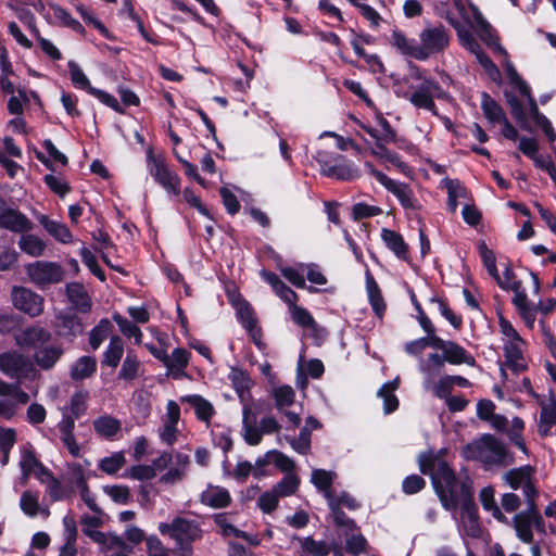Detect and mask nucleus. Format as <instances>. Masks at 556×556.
Wrapping results in <instances>:
<instances>
[{
    "label": "nucleus",
    "instance_id": "1",
    "mask_svg": "<svg viewBox=\"0 0 556 556\" xmlns=\"http://www.w3.org/2000/svg\"><path fill=\"white\" fill-rule=\"evenodd\" d=\"M420 471L430 475L432 485L443 507L455 510L460 506L459 518L454 515L459 530L466 535H480L477 508L471 500V481L469 478H456L448 465L433 453L419 456Z\"/></svg>",
    "mask_w": 556,
    "mask_h": 556
},
{
    "label": "nucleus",
    "instance_id": "2",
    "mask_svg": "<svg viewBox=\"0 0 556 556\" xmlns=\"http://www.w3.org/2000/svg\"><path fill=\"white\" fill-rule=\"evenodd\" d=\"M504 71L507 75L509 84L516 88L522 97L527 99V108L522 109L515 97L507 96L508 103L511 108V113L515 118L520 123L523 129H530L527 124V118L531 117L538 126L542 128L545 136L551 142L556 140V132L548 121V118L539 112L535 100L531 97L530 87L519 76L513 63L506 58L503 63Z\"/></svg>",
    "mask_w": 556,
    "mask_h": 556
},
{
    "label": "nucleus",
    "instance_id": "3",
    "mask_svg": "<svg viewBox=\"0 0 556 556\" xmlns=\"http://www.w3.org/2000/svg\"><path fill=\"white\" fill-rule=\"evenodd\" d=\"M500 330L503 336V350L505 356L504 367L501 368L502 376L506 375L505 367L515 374H520L528 368V358L525 354L526 342L513 327V325L500 318Z\"/></svg>",
    "mask_w": 556,
    "mask_h": 556
},
{
    "label": "nucleus",
    "instance_id": "4",
    "mask_svg": "<svg viewBox=\"0 0 556 556\" xmlns=\"http://www.w3.org/2000/svg\"><path fill=\"white\" fill-rule=\"evenodd\" d=\"M463 455L467 459H478L486 465H508L513 460L505 446L492 435H484L467 444L463 448Z\"/></svg>",
    "mask_w": 556,
    "mask_h": 556
},
{
    "label": "nucleus",
    "instance_id": "5",
    "mask_svg": "<svg viewBox=\"0 0 556 556\" xmlns=\"http://www.w3.org/2000/svg\"><path fill=\"white\" fill-rule=\"evenodd\" d=\"M418 61L443 53L450 45V33L443 25L427 24L418 35Z\"/></svg>",
    "mask_w": 556,
    "mask_h": 556
},
{
    "label": "nucleus",
    "instance_id": "6",
    "mask_svg": "<svg viewBox=\"0 0 556 556\" xmlns=\"http://www.w3.org/2000/svg\"><path fill=\"white\" fill-rule=\"evenodd\" d=\"M365 169L374 176L389 192L395 195L404 210L416 212L421 208L408 185L389 178L386 174L375 168L370 162H365Z\"/></svg>",
    "mask_w": 556,
    "mask_h": 556
},
{
    "label": "nucleus",
    "instance_id": "7",
    "mask_svg": "<svg viewBox=\"0 0 556 556\" xmlns=\"http://www.w3.org/2000/svg\"><path fill=\"white\" fill-rule=\"evenodd\" d=\"M454 3L459 14L478 34L481 40H483L488 46L494 47L496 50L506 55V51L500 45H497L496 38L492 33L491 26L483 18L482 14L479 12L477 7L470 3L466 9V7L460 2V0H454Z\"/></svg>",
    "mask_w": 556,
    "mask_h": 556
},
{
    "label": "nucleus",
    "instance_id": "8",
    "mask_svg": "<svg viewBox=\"0 0 556 556\" xmlns=\"http://www.w3.org/2000/svg\"><path fill=\"white\" fill-rule=\"evenodd\" d=\"M26 271L30 281L41 289L61 282L65 275L63 267L59 263L48 261L30 263L26 267Z\"/></svg>",
    "mask_w": 556,
    "mask_h": 556
},
{
    "label": "nucleus",
    "instance_id": "9",
    "mask_svg": "<svg viewBox=\"0 0 556 556\" xmlns=\"http://www.w3.org/2000/svg\"><path fill=\"white\" fill-rule=\"evenodd\" d=\"M147 167L150 175L157 181L167 192L177 195L179 193L180 179L169 169L165 161L155 156L150 150L147 154Z\"/></svg>",
    "mask_w": 556,
    "mask_h": 556
},
{
    "label": "nucleus",
    "instance_id": "10",
    "mask_svg": "<svg viewBox=\"0 0 556 556\" xmlns=\"http://www.w3.org/2000/svg\"><path fill=\"white\" fill-rule=\"evenodd\" d=\"M0 371L10 378L23 379L35 372L30 358L20 352L0 354Z\"/></svg>",
    "mask_w": 556,
    "mask_h": 556
},
{
    "label": "nucleus",
    "instance_id": "11",
    "mask_svg": "<svg viewBox=\"0 0 556 556\" xmlns=\"http://www.w3.org/2000/svg\"><path fill=\"white\" fill-rule=\"evenodd\" d=\"M316 160L320 164V170L324 176L338 180H353L359 177L357 166L342 155H337L331 162H328L323 160L321 154H318Z\"/></svg>",
    "mask_w": 556,
    "mask_h": 556
},
{
    "label": "nucleus",
    "instance_id": "12",
    "mask_svg": "<svg viewBox=\"0 0 556 556\" xmlns=\"http://www.w3.org/2000/svg\"><path fill=\"white\" fill-rule=\"evenodd\" d=\"M180 421V407L178 403L170 400L166 404V412L162 416L159 437L161 441L167 445H173L178 441L180 430L178 424Z\"/></svg>",
    "mask_w": 556,
    "mask_h": 556
},
{
    "label": "nucleus",
    "instance_id": "13",
    "mask_svg": "<svg viewBox=\"0 0 556 556\" xmlns=\"http://www.w3.org/2000/svg\"><path fill=\"white\" fill-rule=\"evenodd\" d=\"M443 96L440 86L430 79H425L422 85L412 93H404V97L417 109H424L438 115L435 111L434 97Z\"/></svg>",
    "mask_w": 556,
    "mask_h": 556
},
{
    "label": "nucleus",
    "instance_id": "14",
    "mask_svg": "<svg viewBox=\"0 0 556 556\" xmlns=\"http://www.w3.org/2000/svg\"><path fill=\"white\" fill-rule=\"evenodd\" d=\"M12 301L17 309L33 317L39 316L43 311V298L23 287L13 289Z\"/></svg>",
    "mask_w": 556,
    "mask_h": 556
},
{
    "label": "nucleus",
    "instance_id": "15",
    "mask_svg": "<svg viewBox=\"0 0 556 556\" xmlns=\"http://www.w3.org/2000/svg\"><path fill=\"white\" fill-rule=\"evenodd\" d=\"M51 332L41 326H30L17 331L14 336L16 345L24 349H34L51 341Z\"/></svg>",
    "mask_w": 556,
    "mask_h": 556
},
{
    "label": "nucleus",
    "instance_id": "16",
    "mask_svg": "<svg viewBox=\"0 0 556 556\" xmlns=\"http://www.w3.org/2000/svg\"><path fill=\"white\" fill-rule=\"evenodd\" d=\"M159 530L180 543L193 541L199 533L198 527L184 518H176L172 523H160Z\"/></svg>",
    "mask_w": 556,
    "mask_h": 556
},
{
    "label": "nucleus",
    "instance_id": "17",
    "mask_svg": "<svg viewBox=\"0 0 556 556\" xmlns=\"http://www.w3.org/2000/svg\"><path fill=\"white\" fill-rule=\"evenodd\" d=\"M65 350L62 344L46 343L34 351L33 361L37 367L41 370H51L53 369L59 361L63 357Z\"/></svg>",
    "mask_w": 556,
    "mask_h": 556
},
{
    "label": "nucleus",
    "instance_id": "18",
    "mask_svg": "<svg viewBox=\"0 0 556 556\" xmlns=\"http://www.w3.org/2000/svg\"><path fill=\"white\" fill-rule=\"evenodd\" d=\"M231 304L236 308L238 318L242 326L250 332L255 344L261 348L262 343L258 339L260 330L256 327V319L251 305L239 295L231 298Z\"/></svg>",
    "mask_w": 556,
    "mask_h": 556
},
{
    "label": "nucleus",
    "instance_id": "19",
    "mask_svg": "<svg viewBox=\"0 0 556 556\" xmlns=\"http://www.w3.org/2000/svg\"><path fill=\"white\" fill-rule=\"evenodd\" d=\"M20 468L22 471L21 483L26 484L30 475H34L40 482H46L49 470H47L35 457L29 447L22 450Z\"/></svg>",
    "mask_w": 556,
    "mask_h": 556
},
{
    "label": "nucleus",
    "instance_id": "20",
    "mask_svg": "<svg viewBox=\"0 0 556 556\" xmlns=\"http://www.w3.org/2000/svg\"><path fill=\"white\" fill-rule=\"evenodd\" d=\"M33 223L20 211L1 206L0 227L13 232H27L33 229Z\"/></svg>",
    "mask_w": 556,
    "mask_h": 556
},
{
    "label": "nucleus",
    "instance_id": "21",
    "mask_svg": "<svg viewBox=\"0 0 556 556\" xmlns=\"http://www.w3.org/2000/svg\"><path fill=\"white\" fill-rule=\"evenodd\" d=\"M389 43L400 54L417 60V54H419L418 42L408 38L402 30L394 28L390 35Z\"/></svg>",
    "mask_w": 556,
    "mask_h": 556
},
{
    "label": "nucleus",
    "instance_id": "22",
    "mask_svg": "<svg viewBox=\"0 0 556 556\" xmlns=\"http://www.w3.org/2000/svg\"><path fill=\"white\" fill-rule=\"evenodd\" d=\"M538 518V513L532 507L528 511L517 514L514 517L513 521L517 536L522 542L529 543L532 541V523Z\"/></svg>",
    "mask_w": 556,
    "mask_h": 556
},
{
    "label": "nucleus",
    "instance_id": "23",
    "mask_svg": "<svg viewBox=\"0 0 556 556\" xmlns=\"http://www.w3.org/2000/svg\"><path fill=\"white\" fill-rule=\"evenodd\" d=\"M7 396L9 397L0 400V415L5 419L12 418L18 408L29 401V395L21 390V388H15Z\"/></svg>",
    "mask_w": 556,
    "mask_h": 556
},
{
    "label": "nucleus",
    "instance_id": "24",
    "mask_svg": "<svg viewBox=\"0 0 556 556\" xmlns=\"http://www.w3.org/2000/svg\"><path fill=\"white\" fill-rule=\"evenodd\" d=\"M180 402L189 404L193 408L197 418L206 424L210 422L211 418L215 414L212 403L201 395H184L180 397Z\"/></svg>",
    "mask_w": 556,
    "mask_h": 556
},
{
    "label": "nucleus",
    "instance_id": "25",
    "mask_svg": "<svg viewBox=\"0 0 556 556\" xmlns=\"http://www.w3.org/2000/svg\"><path fill=\"white\" fill-rule=\"evenodd\" d=\"M266 464H274L277 468L287 473H292L291 471L294 468V463L290 457L278 451H269L268 453H266L264 458H260L256 460V468L254 470V475L261 476L262 471L260 470V468L265 466Z\"/></svg>",
    "mask_w": 556,
    "mask_h": 556
},
{
    "label": "nucleus",
    "instance_id": "26",
    "mask_svg": "<svg viewBox=\"0 0 556 556\" xmlns=\"http://www.w3.org/2000/svg\"><path fill=\"white\" fill-rule=\"evenodd\" d=\"M20 508L28 517L35 518L39 515L49 516V509L43 507L39 502V494L30 490L22 493L20 498Z\"/></svg>",
    "mask_w": 556,
    "mask_h": 556
},
{
    "label": "nucleus",
    "instance_id": "27",
    "mask_svg": "<svg viewBox=\"0 0 556 556\" xmlns=\"http://www.w3.org/2000/svg\"><path fill=\"white\" fill-rule=\"evenodd\" d=\"M262 278L270 285L274 292L279 296L286 304H292L298 301V294L290 289L277 275L262 270Z\"/></svg>",
    "mask_w": 556,
    "mask_h": 556
},
{
    "label": "nucleus",
    "instance_id": "28",
    "mask_svg": "<svg viewBox=\"0 0 556 556\" xmlns=\"http://www.w3.org/2000/svg\"><path fill=\"white\" fill-rule=\"evenodd\" d=\"M38 222L46 229V231L59 242L71 243L73 241V235L65 224L59 220L50 219L46 215H39Z\"/></svg>",
    "mask_w": 556,
    "mask_h": 556
},
{
    "label": "nucleus",
    "instance_id": "29",
    "mask_svg": "<svg viewBox=\"0 0 556 556\" xmlns=\"http://www.w3.org/2000/svg\"><path fill=\"white\" fill-rule=\"evenodd\" d=\"M66 295L77 311L87 313L91 309V300L80 283L71 282L66 285Z\"/></svg>",
    "mask_w": 556,
    "mask_h": 556
},
{
    "label": "nucleus",
    "instance_id": "30",
    "mask_svg": "<svg viewBox=\"0 0 556 556\" xmlns=\"http://www.w3.org/2000/svg\"><path fill=\"white\" fill-rule=\"evenodd\" d=\"M381 239L397 258L408 261V245L399 232L383 228Z\"/></svg>",
    "mask_w": 556,
    "mask_h": 556
},
{
    "label": "nucleus",
    "instance_id": "31",
    "mask_svg": "<svg viewBox=\"0 0 556 556\" xmlns=\"http://www.w3.org/2000/svg\"><path fill=\"white\" fill-rule=\"evenodd\" d=\"M190 354L185 349H175L170 355L164 354L162 362L172 372L174 378H179L189 363Z\"/></svg>",
    "mask_w": 556,
    "mask_h": 556
},
{
    "label": "nucleus",
    "instance_id": "32",
    "mask_svg": "<svg viewBox=\"0 0 556 556\" xmlns=\"http://www.w3.org/2000/svg\"><path fill=\"white\" fill-rule=\"evenodd\" d=\"M96 433L108 440H112L122 428V422L111 415H102L92 421Z\"/></svg>",
    "mask_w": 556,
    "mask_h": 556
},
{
    "label": "nucleus",
    "instance_id": "33",
    "mask_svg": "<svg viewBox=\"0 0 556 556\" xmlns=\"http://www.w3.org/2000/svg\"><path fill=\"white\" fill-rule=\"evenodd\" d=\"M442 185L447 191V206L452 213H455L458 204L463 200H467L468 193L466 188L457 179L444 178Z\"/></svg>",
    "mask_w": 556,
    "mask_h": 556
},
{
    "label": "nucleus",
    "instance_id": "34",
    "mask_svg": "<svg viewBox=\"0 0 556 556\" xmlns=\"http://www.w3.org/2000/svg\"><path fill=\"white\" fill-rule=\"evenodd\" d=\"M97 370V359L93 356L84 355L77 358L70 369L73 380L79 381L91 377Z\"/></svg>",
    "mask_w": 556,
    "mask_h": 556
},
{
    "label": "nucleus",
    "instance_id": "35",
    "mask_svg": "<svg viewBox=\"0 0 556 556\" xmlns=\"http://www.w3.org/2000/svg\"><path fill=\"white\" fill-rule=\"evenodd\" d=\"M203 504L212 508H223L230 503L229 492L222 486L208 485L201 495Z\"/></svg>",
    "mask_w": 556,
    "mask_h": 556
},
{
    "label": "nucleus",
    "instance_id": "36",
    "mask_svg": "<svg viewBox=\"0 0 556 556\" xmlns=\"http://www.w3.org/2000/svg\"><path fill=\"white\" fill-rule=\"evenodd\" d=\"M243 438L249 445H257L262 441V431L255 426V416L252 414L251 407L243 406Z\"/></svg>",
    "mask_w": 556,
    "mask_h": 556
},
{
    "label": "nucleus",
    "instance_id": "37",
    "mask_svg": "<svg viewBox=\"0 0 556 556\" xmlns=\"http://www.w3.org/2000/svg\"><path fill=\"white\" fill-rule=\"evenodd\" d=\"M400 384V379L396 377L394 380L386 382L378 390L377 396L383 402L384 414H391L399 407V399L395 395Z\"/></svg>",
    "mask_w": 556,
    "mask_h": 556
},
{
    "label": "nucleus",
    "instance_id": "38",
    "mask_svg": "<svg viewBox=\"0 0 556 556\" xmlns=\"http://www.w3.org/2000/svg\"><path fill=\"white\" fill-rule=\"evenodd\" d=\"M386 142V139L378 138L375 146L370 148V154L379 159L381 162L390 163L401 169L404 174H407V165L400 160V156L396 153L384 147Z\"/></svg>",
    "mask_w": 556,
    "mask_h": 556
},
{
    "label": "nucleus",
    "instance_id": "39",
    "mask_svg": "<svg viewBox=\"0 0 556 556\" xmlns=\"http://www.w3.org/2000/svg\"><path fill=\"white\" fill-rule=\"evenodd\" d=\"M124 355V343L118 336L110 338V342L103 352L102 365L115 369Z\"/></svg>",
    "mask_w": 556,
    "mask_h": 556
},
{
    "label": "nucleus",
    "instance_id": "40",
    "mask_svg": "<svg viewBox=\"0 0 556 556\" xmlns=\"http://www.w3.org/2000/svg\"><path fill=\"white\" fill-rule=\"evenodd\" d=\"M18 248L31 257H39L45 254L47 244L36 235L23 233L18 239Z\"/></svg>",
    "mask_w": 556,
    "mask_h": 556
},
{
    "label": "nucleus",
    "instance_id": "41",
    "mask_svg": "<svg viewBox=\"0 0 556 556\" xmlns=\"http://www.w3.org/2000/svg\"><path fill=\"white\" fill-rule=\"evenodd\" d=\"M141 362L139 361L136 353L129 350L126 354V357L123 361L117 377L119 380L123 381H132L139 376Z\"/></svg>",
    "mask_w": 556,
    "mask_h": 556
},
{
    "label": "nucleus",
    "instance_id": "42",
    "mask_svg": "<svg viewBox=\"0 0 556 556\" xmlns=\"http://www.w3.org/2000/svg\"><path fill=\"white\" fill-rule=\"evenodd\" d=\"M443 355L445 362L454 365H473L475 363L473 357L465 349L453 342H446L443 346Z\"/></svg>",
    "mask_w": 556,
    "mask_h": 556
},
{
    "label": "nucleus",
    "instance_id": "43",
    "mask_svg": "<svg viewBox=\"0 0 556 556\" xmlns=\"http://www.w3.org/2000/svg\"><path fill=\"white\" fill-rule=\"evenodd\" d=\"M112 323L108 318H102L88 334L90 348L96 351L108 339L112 331Z\"/></svg>",
    "mask_w": 556,
    "mask_h": 556
},
{
    "label": "nucleus",
    "instance_id": "44",
    "mask_svg": "<svg viewBox=\"0 0 556 556\" xmlns=\"http://www.w3.org/2000/svg\"><path fill=\"white\" fill-rule=\"evenodd\" d=\"M556 425V402L542 405L538 431L541 437L552 434V427Z\"/></svg>",
    "mask_w": 556,
    "mask_h": 556
},
{
    "label": "nucleus",
    "instance_id": "45",
    "mask_svg": "<svg viewBox=\"0 0 556 556\" xmlns=\"http://www.w3.org/2000/svg\"><path fill=\"white\" fill-rule=\"evenodd\" d=\"M104 556H128L131 549L117 535L110 534L105 538V542L99 543Z\"/></svg>",
    "mask_w": 556,
    "mask_h": 556
},
{
    "label": "nucleus",
    "instance_id": "46",
    "mask_svg": "<svg viewBox=\"0 0 556 556\" xmlns=\"http://www.w3.org/2000/svg\"><path fill=\"white\" fill-rule=\"evenodd\" d=\"M81 523H83V532L86 535H88L92 541H94L98 544L100 542H105V538L109 534H105L98 530V528L102 523V519L99 515L94 514V515L84 516Z\"/></svg>",
    "mask_w": 556,
    "mask_h": 556
},
{
    "label": "nucleus",
    "instance_id": "47",
    "mask_svg": "<svg viewBox=\"0 0 556 556\" xmlns=\"http://www.w3.org/2000/svg\"><path fill=\"white\" fill-rule=\"evenodd\" d=\"M59 327L64 329V336L75 338L84 332V325L80 318L74 314L58 315Z\"/></svg>",
    "mask_w": 556,
    "mask_h": 556
},
{
    "label": "nucleus",
    "instance_id": "48",
    "mask_svg": "<svg viewBox=\"0 0 556 556\" xmlns=\"http://www.w3.org/2000/svg\"><path fill=\"white\" fill-rule=\"evenodd\" d=\"M479 498L482 507L489 511L495 519L505 521L506 518L502 514L495 501V492L492 486H485L480 491Z\"/></svg>",
    "mask_w": 556,
    "mask_h": 556
},
{
    "label": "nucleus",
    "instance_id": "49",
    "mask_svg": "<svg viewBox=\"0 0 556 556\" xmlns=\"http://www.w3.org/2000/svg\"><path fill=\"white\" fill-rule=\"evenodd\" d=\"M336 479V473L333 471H327L324 469H314L312 471L311 481L312 483L324 493L325 497L328 500V495L332 494L334 491L330 490V486Z\"/></svg>",
    "mask_w": 556,
    "mask_h": 556
},
{
    "label": "nucleus",
    "instance_id": "50",
    "mask_svg": "<svg viewBox=\"0 0 556 556\" xmlns=\"http://www.w3.org/2000/svg\"><path fill=\"white\" fill-rule=\"evenodd\" d=\"M66 479L73 486L80 491L81 497H85L87 483L85 470L80 464L73 463L67 465Z\"/></svg>",
    "mask_w": 556,
    "mask_h": 556
},
{
    "label": "nucleus",
    "instance_id": "51",
    "mask_svg": "<svg viewBox=\"0 0 556 556\" xmlns=\"http://www.w3.org/2000/svg\"><path fill=\"white\" fill-rule=\"evenodd\" d=\"M532 468L529 466L519 467L507 471L504 480L511 489H519L525 482L531 479Z\"/></svg>",
    "mask_w": 556,
    "mask_h": 556
},
{
    "label": "nucleus",
    "instance_id": "52",
    "mask_svg": "<svg viewBox=\"0 0 556 556\" xmlns=\"http://www.w3.org/2000/svg\"><path fill=\"white\" fill-rule=\"evenodd\" d=\"M16 441L15 430L12 428H0V462L4 466L9 462V453Z\"/></svg>",
    "mask_w": 556,
    "mask_h": 556
},
{
    "label": "nucleus",
    "instance_id": "53",
    "mask_svg": "<svg viewBox=\"0 0 556 556\" xmlns=\"http://www.w3.org/2000/svg\"><path fill=\"white\" fill-rule=\"evenodd\" d=\"M126 464V458L123 452H115L110 456L102 458L99 462V468L108 473L114 475L121 470Z\"/></svg>",
    "mask_w": 556,
    "mask_h": 556
},
{
    "label": "nucleus",
    "instance_id": "54",
    "mask_svg": "<svg viewBox=\"0 0 556 556\" xmlns=\"http://www.w3.org/2000/svg\"><path fill=\"white\" fill-rule=\"evenodd\" d=\"M88 399V391L80 390L75 392L71 397L70 405L66 406L68 415L80 418L87 410Z\"/></svg>",
    "mask_w": 556,
    "mask_h": 556
},
{
    "label": "nucleus",
    "instance_id": "55",
    "mask_svg": "<svg viewBox=\"0 0 556 556\" xmlns=\"http://www.w3.org/2000/svg\"><path fill=\"white\" fill-rule=\"evenodd\" d=\"M114 321L117 324L119 331L127 338H134L136 344H140L142 341V332L140 328L129 321L128 319L124 318L119 314L113 315Z\"/></svg>",
    "mask_w": 556,
    "mask_h": 556
},
{
    "label": "nucleus",
    "instance_id": "56",
    "mask_svg": "<svg viewBox=\"0 0 556 556\" xmlns=\"http://www.w3.org/2000/svg\"><path fill=\"white\" fill-rule=\"evenodd\" d=\"M281 275L294 287L305 288V264L301 263L298 266H286L280 268Z\"/></svg>",
    "mask_w": 556,
    "mask_h": 556
},
{
    "label": "nucleus",
    "instance_id": "57",
    "mask_svg": "<svg viewBox=\"0 0 556 556\" xmlns=\"http://www.w3.org/2000/svg\"><path fill=\"white\" fill-rule=\"evenodd\" d=\"M299 482V478L294 473H287L283 479L273 488V490L278 493L280 497H286L298 490Z\"/></svg>",
    "mask_w": 556,
    "mask_h": 556
},
{
    "label": "nucleus",
    "instance_id": "58",
    "mask_svg": "<svg viewBox=\"0 0 556 556\" xmlns=\"http://www.w3.org/2000/svg\"><path fill=\"white\" fill-rule=\"evenodd\" d=\"M229 379L231 380L238 395L243 399L251 386L249 376L240 369L231 368Z\"/></svg>",
    "mask_w": 556,
    "mask_h": 556
},
{
    "label": "nucleus",
    "instance_id": "59",
    "mask_svg": "<svg viewBox=\"0 0 556 556\" xmlns=\"http://www.w3.org/2000/svg\"><path fill=\"white\" fill-rule=\"evenodd\" d=\"M448 22L456 29L459 41L464 48H466L473 54L480 51L478 42L473 39L471 34L467 29L462 27L457 22H455L452 18H450Z\"/></svg>",
    "mask_w": 556,
    "mask_h": 556
},
{
    "label": "nucleus",
    "instance_id": "60",
    "mask_svg": "<svg viewBox=\"0 0 556 556\" xmlns=\"http://www.w3.org/2000/svg\"><path fill=\"white\" fill-rule=\"evenodd\" d=\"M482 110L486 118L492 123H501L505 115L497 103H495L489 96L483 94Z\"/></svg>",
    "mask_w": 556,
    "mask_h": 556
},
{
    "label": "nucleus",
    "instance_id": "61",
    "mask_svg": "<svg viewBox=\"0 0 556 556\" xmlns=\"http://www.w3.org/2000/svg\"><path fill=\"white\" fill-rule=\"evenodd\" d=\"M289 312L294 323L302 327H313L315 320L313 316L304 307L298 306L296 302L289 304Z\"/></svg>",
    "mask_w": 556,
    "mask_h": 556
},
{
    "label": "nucleus",
    "instance_id": "62",
    "mask_svg": "<svg viewBox=\"0 0 556 556\" xmlns=\"http://www.w3.org/2000/svg\"><path fill=\"white\" fill-rule=\"evenodd\" d=\"M295 393L290 386H281L274 390L276 406L279 410H283L294 402Z\"/></svg>",
    "mask_w": 556,
    "mask_h": 556
},
{
    "label": "nucleus",
    "instance_id": "63",
    "mask_svg": "<svg viewBox=\"0 0 556 556\" xmlns=\"http://www.w3.org/2000/svg\"><path fill=\"white\" fill-rule=\"evenodd\" d=\"M70 76L73 85L76 88L85 89L89 92V89L92 88L90 86V81L84 71L79 67L77 63L74 61L68 62Z\"/></svg>",
    "mask_w": 556,
    "mask_h": 556
},
{
    "label": "nucleus",
    "instance_id": "64",
    "mask_svg": "<svg viewBox=\"0 0 556 556\" xmlns=\"http://www.w3.org/2000/svg\"><path fill=\"white\" fill-rule=\"evenodd\" d=\"M425 388L429 389L433 392V394L440 399H446L453 389V384L451 382L450 376H443L440 378L438 383L431 384L430 379H426Z\"/></svg>",
    "mask_w": 556,
    "mask_h": 556
}]
</instances>
